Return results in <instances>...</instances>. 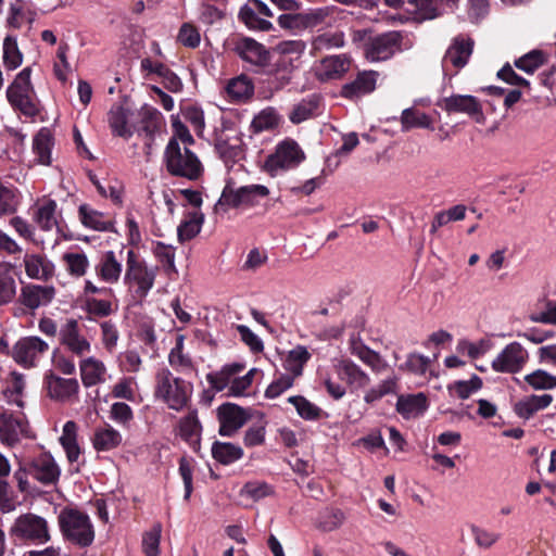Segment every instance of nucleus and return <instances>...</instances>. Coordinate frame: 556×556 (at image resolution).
Segmentation results:
<instances>
[{"label":"nucleus","instance_id":"nucleus-1","mask_svg":"<svg viewBox=\"0 0 556 556\" xmlns=\"http://www.w3.org/2000/svg\"><path fill=\"white\" fill-rule=\"evenodd\" d=\"M348 18L345 10L336 5H325L309 8L307 10L285 13L278 16V25L282 29L293 33H301L306 29H317L318 31L327 28L340 27Z\"/></svg>","mask_w":556,"mask_h":556},{"label":"nucleus","instance_id":"nucleus-2","mask_svg":"<svg viewBox=\"0 0 556 556\" xmlns=\"http://www.w3.org/2000/svg\"><path fill=\"white\" fill-rule=\"evenodd\" d=\"M159 273L156 265L149 264L132 249L127 250L123 283L134 303H141L153 289Z\"/></svg>","mask_w":556,"mask_h":556},{"label":"nucleus","instance_id":"nucleus-3","mask_svg":"<svg viewBox=\"0 0 556 556\" xmlns=\"http://www.w3.org/2000/svg\"><path fill=\"white\" fill-rule=\"evenodd\" d=\"M138 116L141 119V126H137L134 112L121 105L112 106L108 114V122L113 135L129 139L135 132H140L141 130L151 134L152 128L159 122L160 112L152 106L144 105L141 108Z\"/></svg>","mask_w":556,"mask_h":556},{"label":"nucleus","instance_id":"nucleus-4","mask_svg":"<svg viewBox=\"0 0 556 556\" xmlns=\"http://www.w3.org/2000/svg\"><path fill=\"white\" fill-rule=\"evenodd\" d=\"M192 393L193 384L190 381L175 377L167 368L157 371L154 395L168 408L176 412L184 409L190 402Z\"/></svg>","mask_w":556,"mask_h":556},{"label":"nucleus","instance_id":"nucleus-5","mask_svg":"<svg viewBox=\"0 0 556 556\" xmlns=\"http://www.w3.org/2000/svg\"><path fill=\"white\" fill-rule=\"evenodd\" d=\"M164 163L169 175L190 181L200 179L204 168L198 155L176 139H169L164 151Z\"/></svg>","mask_w":556,"mask_h":556},{"label":"nucleus","instance_id":"nucleus-6","mask_svg":"<svg viewBox=\"0 0 556 556\" xmlns=\"http://www.w3.org/2000/svg\"><path fill=\"white\" fill-rule=\"evenodd\" d=\"M60 532L64 541L85 548L94 541V528L90 517L76 508H64L58 516Z\"/></svg>","mask_w":556,"mask_h":556},{"label":"nucleus","instance_id":"nucleus-7","mask_svg":"<svg viewBox=\"0 0 556 556\" xmlns=\"http://www.w3.org/2000/svg\"><path fill=\"white\" fill-rule=\"evenodd\" d=\"M11 539L20 542L45 545L51 541V526L49 521L35 513L20 514L9 528Z\"/></svg>","mask_w":556,"mask_h":556},{"label":"nucleus","instance_id":"nucleus-8","mask_svg":"<svg viewBox=\"0 0 556 556\" xmlns=\"http://www.w3.org/2000/svg\"><path fill=\"white\" fill-rule=\"evenodd\" d=\"M30 74L29 67L23 68L7 90L11 106L26 117H35L39 113V102L30 83Z\"/></svg>","mask_w":556,"mask_h":556},{"label":"nucleus","instance_id":"nucleus-9","mask_svg":"<svg viewBox=\"0 0 556 556\" xmlns=\"http://www.w3.org/2000/svg\"><path fill=\"white\" fill-rule=\"evenodd\" d=\"M304 159V152L294 140H285L266 159L265 169L270 176L275 177L281 172L296 167Z\"/></svg>","mask_w":556,"mask_h":556},{"label":"nucleus","instance_id":"nucleus-10","mask_svg":"<svg viewBox=\"0 0 556 556\" xmlns=\"http://www.w3.org/2000/svg\"><path fill=\"white\" fill-rule=\"evenodd\" d=\"M233 52L256 73L265 71L270 65L271 54L261 42L251 37H240L233 41Z\"/></svg>","mask_w":556,"mask_h":556},{"label":"nucleus","instance_id":"nucleus-11","mask_svg":"<svg viewBox=\"0 0 556 556\" xmlns=\"http://www.w3.org/2000/svg\"><path fill=\"white\" fill-rule=\"evenodd\" d=\"M49 344L36 336L18 339L12 348V358L24 368L36 367L48 352Z\"/></svg>","mask_w":556,"mask_h":556},{"label":"nucleus","instance_id":"nucleus-12","mask_svg":"<svg viewBox=\"0 0 556 556\" xmlns=\"http://www.w3.org/2000/svg\"><path fill=\"white\" fill-rule=\"evenodd\" d=\"M29 437L28 421L22 412L0 414V442L7 446L16 445L23 438Z\"/></svg>","mask_w":556,"mask_h":556},{"label":"nucleus","instance_id":"nucleus-13","mask_svg":"<svg viewBox=\"0 0 556 556\" xmlns=\"http://www.w3.org/2000/svg\"><path fill=\"white\" fill-rule=\"evenodd\" d=\"M528 359V351L519 342H511L498 353L491 366L496 372L517 374L522 370Z\"/></svg>","mask_w":556,"mask_h":556},{"label":"nucleus","instance_id":"nucleus-14","mask_svg":"<svg viewBox=\"0 0 556 556\" xmlns=\"http://www.w3.org/2000/svg\"><path fill=\"white\" fill-rule=\"evenodd\" d=\"M268 194L269 189L264 185L253 184L239 188L226 186L222 193V200L231 207L254 206L260 199L266 198Z\"/></svg>","mask_w":556,"mask_h":556},{"label":"nucleus","instance_id":"nucleus-15","mask_svg":"<svg viewBox=\"0 0 556 556\" xmlns=\"http://www.w3.org/2000/svg\"><path fill=\"white\" fill-rule=\"evenodd\" d=\"M59 340L67 351L80 358L91 351L90 341L81 333L79 324L74 318L66 319L61 326Z\"/></svg>","mask_w":556,"mask_h":556},{"label":"nucleus","instance_id":"nucleus-16","mask_svg":"<svg viewBox=\"0 0 556 556\" xmlns=\"http://www.w3.org/2000/svg\"><path fill=\"white\" fill-rule=\"evenodd\" d=\"M30 476L43 485H51L59 481L61 468L49 452H41L28 462Z\"/></svg>","mask_w":556,"mask_h":556},{"label":"nucleus","instance_id":"nucleus-17","mask_svg":"<svg viewBox=\"0 0 556 556\" xmlns=\"http://www.w3.org/2000/svg\"><path fill=\"white\" fill-rule=\"evenodd\" d=\"M402 36L390 31L372 38L365 48L366 59L370 62L386 61L400 50Z\"/></svg>","mask_w":556,"mask_h":556},{"label":"nucleus","instance_id":"nucleus-18","mask_svg":"<svg viewBox=\"0 0 556 556\" xmlns=\"http://www.w3.org/2000/svg\"><path fill=\"white\" fill-rule=\"evenodd\" d=\"M43 384L48 396L58 402H73L79 392L76 378H62L52 371L45 375Z\"/></svg>","mask_w":556,"mask_h":556},{"label":"nucleus","instance_id":"nucleus-19","mask_svg":"<svg viewBox=\"0 0 556 556\" xmlns=\"http://www.w3.org/2000/svg\"><path fill=\"white\" fill-rule=\"evenodd\" d=\"M438 106L448 114L462 113L473 117L477 122L483 118L480 101L470 94H452L438 102Z\"/></svg>","mask_w":556,"mask_h":556},{"label":"nucleus","instance_id":"nucleus-20","mask_svg":"<svg viewBox=\"0 0 556 556\" xmlns=\"http://www.w3.org/2000/svg\"><path fill=\"white\" fill-rule=\"evenodd\" d=\"M55 296V288L48 285L27 283L21 288L18 303L30 312L49 305Z\"/></svg>","mask_w":556,"mask_h":556},{"label":"nucleus","instance_id":"nucleus-21","mask_svg":"<svg viewBox=\"0 0 556 556\" xmlns=\"http://www.w3.org/2000/svg\"><path fill=\"white\" fill-rule=\"evenodd\" d=\"M333 368L338 378L345 382L352 392L366 388L370 382L369 376L349 358L337 359Z\"/></svg>","mask_w":556,"mask_h":556},{"label":"nucleus","instance_id":"nucleus-22","mask_svg":"<svg viewBox=\"0 0 556 556\" xmlns=\"http://www.w3.org/2000/svg\"><path fill=\"white\" fill-rule=\"evenodd\" d=\"M472 49L473 40L471 38L464 36L455 37L442 61L444 71H447L450 65L456 70L464 67L468 63Z\"/></svg>","mask_w":556,"mask_h":556},{"label":"nucleus","instance_id":"nucleus-23","mask_svg":"<svg viewBox=\"0 0 556 556\" xmlns=\"http://www.w3.org/2000/svg\"><path fill=\"white\" fill-rule=\"evenodd\" d=\"M94 273L101 281L115 285L119 281L123 274L122 260L117 257L113 250L105 251L94 265Z\"/></svg>","mask_w":556,"mask_h":556},{"label":"nucleus","instance_id":"nucleus-24","mask_svg":"<svg viewBox=\"0 0 556 556\" xmlns=\"http://www.w3.org/2000/svg\"><path fill=\"white\" fill-rule=\"evenodd\" d=\"M219 434L232 437L247 421L244 410L235 404H224L218 408Z\"/></svg>","mask_w":556,"mask_h":556},{"label":"nucleus","instance_id":"nucleus-25","mask_svg":"<svg viewBox=\"0 0 556 556\" xmlns=\"http://www.w3.org/2000/svg\"><path fill=\"white\" fill-rule=\"evenodd\" d=\"M178 435L194 451L199 452L202 426L197 410L189 412L181 417L177 426Z\"/></svg>","mask_w":556,"mask_h":556},{"label":"nucleus","instance_id":"nucleus-26","mask_svg":"<svg viewBox=\"0 0 556 556\" xmlns=\"http://www.w3.org/2000/svg\"><path fill=\"white\" fill-rule=\"evenodd\" d=\"M377 73L364 71L358 73L354 80L345 84L341 89V96L346 99H358L372 92L376 88Z\"/></svg>","mask_w":556,"mask_h":556},{"label":"nucleus","instance_id":"nucleus-27","mask_svg":"<svg viewBox=\"0 0 556 556\" xmlns=\"http://www.w3.org/2000/svg\"><path fill=\"white\" fill-rule=\"evenodd\" d=\"M79 371L81 382L86 388H90L105 381L106 367L102 361L93 356H84L80 358Z\"/></svg>","mask_w":556,"mask_h":556},{"label":"nucleus","instance_id":"nucleus-28","mask_svg":"<svg viewBox=\"0 0 556 556\" xmlns=\"http://www.w3.org/2000/svg\"><path fill=\"white\" fill-rule=\"evenodd\" d=\"M554 396L548 393L531 394L515 404L514 410L520 418L530 419L534 414L551 406Z\"/></svg>","mask_w":556,"mask_h":556},{"label":"nucleus","instance_id":"nucleus-29","mask_svg":"<svg viewBox=\"0 0 556 556\" xmlns=\"http://www.w3.org/2000/svg\"><path fill=\"white\" fill-rule=\"evenodd\" d=\"M22 200V192L16 186L0 179V218L16 214Z\"/></svg>","mask_w":556,"mask_h":556},{"label":"nucleus","instance_id":"nucleus-30","mask_svg":"<svg viewBox=\"0 0 556 556\" xmlns=\"http://www.w3.org/2000/svg\"><path fill=\"white\" fill-rule=\"evenodd\" d=\"M24 267L28 278L48 280L54 273V265L46 256L40 254H25Z\"/></svg>","mask_w":556,"mask_h":556},{"label":"nucleus","instance_id":"nucleus-31","mask_svg":"<svg viewBox=\"0 0 556 556\" xmlns=\"http://www.w3.org/2000/svg\"><path fill=\"white\" fill-rule=\"evenodd\" d=\"M78 214L85 227L97 231H114L113 219L88 204H81L78 208Z\"/></svg>","mask_w":556,"mask_h":556},{"label":"nucleus","instance_id":"nucleus-32","mask_svg":"<svg viewBox=\"0 0 556 556\" xmlns=\"http://www.w3.org/2000/svg\"><path fill=\"white\" fill-rule=\"evenodd\" d=\"M428 408V401L424 393L401 395L397 397L396 410L405 419L417 418Z\"/></svg>","mask_w":556,"mask_h":556},{"label":"nucleus","instance_id":"nucleus-33","mask_svg":"<svg viewBox=\"0 0 556 556\" xmlns=\"http://www.w3.org/2000/svg\"><path fill=\"white\" fill-rule=\"evenodd\" d=\"M351 60L345 54L330 55L320 62L319 77L321 79H336L349 71Z\"/></svg>","mask_w":556,"mask_h":556},{"label":"nucleus","instance_id":"nucleus-34","mask_svg":"<svg viewBox=\"0 0 556 556\" xmlns=\"http://www.w3.org/2000/svg\"><path fill=\"white\" fill-rule=\"evenodd\" d=\"M267 74V85L270 92L279 91L287 87L292 79L291 68L287 65L286 61H278L273 67L270 65L261 71Z\"/></svg>","mask_w":556,"mask_h":556},{"label":"nucleus","instance_id":"nucleus-35","mask_svg":"<svg viewBox=\"0 0 556 556\" xmlns=\"http://www.w3.org/2000/svg\"><path fill=\"white\" fill-rule=\"evenodd\" d=\"M244 369L241 363H232L225 365L220 370L206 375V380L211 388L219 392L229 389L232 378Z\"/></svg>","mask_w":556,"mask_h":556},{"label":"nucleus","instance_id":"nucleus-36","mask_svg":"<svg viewBox=\"0 0 556 556\" xmlns=\"http://www.w3.org/2000/svg\"><path fill=\"white\" fill-rule=\"evenodd\" d=\"M60 443L65 451L67 460L73 464L76 463L81 454L80 447L77 442V425L73 420H68L63 426Z\"/></svg>","mask_w":556,"mask_h":556},{"label":"nucleus","instance_id":"nucleus-37","mask_svg":"<svg viewBox=\"0 0 556 556\" xmlns=\"http://www.w3.org/2000/svg\"><path fill=\"white\" fill-rule=\"evenodd\" d=\"M122 443V434L110 425L94 430L92 444L98 452H106L116 448Z\"/></svg>","mask_w":556,"mask_h":556},{"label":"nucleus","instance_id":"nucleus-38","mask_svg":"<svg viewBox=\"0 0 556 556\" xmlns=\"http://www.w3.org/2000/svg\"><path fill=\"white\" fill-rule=\"evenodd\" d=\"M309 358L311 353L303 345H298L288 352L283 362V367L288 371L287 374L295 379L302 375L303 367Z\"/></svg>","mask_w":556,"mask_h":556},{"label":"nucleus","instance_id":"nucleus-39","mask_svg":"<svg viewBox=\"0 0 556 556\" xmlns=\"http://www.w3.org/2000/svg\"><path fill=\"white\" fill-rule=\"evenodd\" d=\"M203 222L204 215L199 210L189 212L177 228L179 241L184 242L194 238L201 231Z\"/></svg>","mask_w":556,"mask_h":556},{"label":"nucleus","instance_id":"nucleus-40","mask_svg":"<svg viewBox=\"0 0 556 556\" xmlns=\"http://www.w3.org/2000/svg\"><path fill=\"white\" fill-rule=\"evenodd\" d=\"M212 456L216 462L229 465L243 456V450L233 443L215 441L212 445Z\"/></svg>","mask_w":556,"mask_h":556},{"label":"nucleus","instance_id":"nucleus-41","mask_svg":"<svg viewBox=\"0 0 556 556\" xmlns=\"http://www.w3.org/2000/svg\"><path fill=\"white\" fill-rule=\"evenodd\" d=\"M53 146V137L50 129L43 127L35 136L33 149L38 157L39 163L49 165L51 162V149Z\"/></svg>","mask_w":556,"mask_h":556},{"label":"nucleus","instance_id":"nucleus-42","mask_svg":"<svg viewBox=\"0 0 556 556\" xmlns=\"http://www.w3.org/2000/svg\"><path fill=\"white\" fill-rule=\"evenodd\" d=\"M401 124L403 131H408L413 128L432 129L430 116L413 108L405 109L402 112Z\"/></svg>","mask_w":556,"mask_h":556},{"label":"nucleus","instance_id":"nucleus-43","mask_svg":"<svg viewBox=\"0 0 556 556\" xmlns=\"http://www.w3.org/2000/svg\"><path fill=\"white\" fill-rule=\"evenodd\" d=\"M441 7L442 0H409L406 11L419 20H431L439 15Z\"/></svg>","mask_w":556,"mask_h":556},{"label":"nucleus","instance_id":"nucleus-44","mask_svg":"<svg viewBox=\"0 0 556 556\" xmlns=\"http://www.w3.org/2000/svg\"><path fill=\"white\" fill-rule=\"evenodd\" d=\"M226 90L232 100L243 101L252 97L254 86L248 76L240 75L228 83Z\"/></svg>","mask_w":556,"mask_h":556},{"label":"nucleus","instance_id":"nucleus-45","mask_svg":"<svg viewBox=\"0 0 556 556\" xmlns=\"http://www.w3.org/2000/svg\"><path fill=\"white\" fill-rule=\"evenodd\" d=\"M344 42L343 31H324L313 37L312 50L314 52H320L323 50L341 48L344 46Z\"/></svg>","mask_w":556,"mask_h":556},{"label":"nucleus","instance_id":"nucleus-46","mask_svg":"<svg viewBox=\"0 0 556 556\" xmlns=\"http://www.w3.org/2000/svg\"><path fill=\"white\" fill-rule=\"evenodd\" d=\"M526 383L535 391H548L556 389V376L544 369H535L525 376Z\"/></svg>","mask_w":556,"mask_h":556},{"label":"nucleus","instance_id":"nucleus-47","mask_svg":"<svg viewBox=\"0 0 556 556\" xmlns=\"http://www.w3.org/2000/svg\"><path fill=\"white\" fill-rule=\"evenodd\" d=\"M17 285L11 267L0 268V306L11 303L16 296Z\"/></svg>","mask_w":556,"mask_h":556},{"label":"nucleus","instance_id":"nucleus-48","mask_svg":"<svg viewBox=\"0 0 556 556\" xmlns=\"http://www.w3.org/2000/svg\"><path fill=\"white\" fill-rule=\"evenodd\" d=\"M55 211L56 203L54 200H47L38 206L34 219L40 229L49 231L56 226Z\"/></svg>","mask_w":556,"mask_h":556},{"label":"nucleus","instance_id":"nucleus-49","mask_svg":"<svg viewBox=\"0 0 556 556\" xmlns=\"http://www.w3.org/2000/svg\"><path fill=\"white\" fill-rule=\"evenodd\" d=\"M288 402L295 407L299 416L305 420H318L323 415V409L304 396H290Z\"/></svg>","mask_w":556,"mask_h":556},{"label":"nucleus","instance_id":"nucleus-50","mask_svg":"<svg viewBox=\"0 0 556 556\" xmlns=\"http://www.w3.org/2000/svg\"><path fill=\"white\" fill-rule=\"evenodd\" d=\"M239 18L250 29L266 31L273 28L271 22L254 12L248 4L240 9Z\"/></svg>","mask_w":556,"mask_h":556},{"label":"nucleus","instance_id":"nucleus-51","mask_svg":"<svg viewBox=\"0 0 556 556\" xmlns=\"http://www.w3.org/2000/svg\"><path fill=\"white\" fill-rule=\"evenodd\" d=\"M280 123V116L274 108L262 110L252 121V127L255 132L274 129Z\"/></svg>","mask_w":556,"mask_h":556},{"label":"nucleus","instance_id":"nucleus-52","mask_svg":"<svg viewBox=\"0 0 556 556\" xmlns=\"http://www.w3.org/2000/svg\"><path fill=\"white\" fill-rule=\"evenodd\" d=\"M318 106V100L315 97L302 100L293 106L289 114V118L293 124H300L311 118Z\"/></svg>","mask_w":556,"mask_h":556},{"label":"nucleus","instance_id":"nucleus-53","mask_svg":"<svg viewBox=\"0 0 556 556\" xmlns=\"http://www.w3.org/2000/svg\"><path fill=\"white\" fill-rule=\"evenodd\" d=\"M63 261L70 275L75 277H83L89 268V260L85 253H65Z\"/></svg>","mask_w":556,"mask_h":556},{"label":"nucleus","instance_id":"nucleus-54","mask_svg":"<svg viewBox=\"0 0 556 556\" xmlns=\"http://www.w3.org/2000/svg\"><path fill=\"white\" fill-rule=\"evenodd\" d=\"M23 56L18 50L17 41L14 37H5L3 41V62L9 70H15L22 64Z\"/></svg>","mask_w":556,"mask_h":556},{"label":"nucleus","instance_id":"nucleus-55","mask_svg":"<svg viewBox=\"0 0 556 556\" xmlns=\"http://www.w3.org/2000/svg\"><path fill=\"white\" fill-rule=\"evenodd\" d=\"M162 527L160 523L146 532L142 538V549L146 556H159Z\"/></svg>","mask_w":556,"mask_h":556},{"label":"nucleus","instance_id":"nucleus-56","mask_svg":"<svg viewBox=\"0 0 556 556\" xmlns=\"http://www.w3.org/2000/svg\"><path fill=\"white\" fill-rule=\"evenodd\" d=\"M544 62H545L544 53L540 50H533V51H530L529 53L525 54L523 56H521L519 60H517L515 62V65L519 70H521L528 74H532L541 65H543Z\"/></svg>","mask_w":556,"mask_h":556},{"label":"nucleus","instance_id":"nucleus-57","mask_svg":"<svg viewBox=\"0 0 556 556\" xmlns=\"http://www.w3.org/2000/svg\"><path fill=\"white\" fill-rule=\"evenodd\" d=\"M471 534L476 545L483 549L491 548L501 539V533L478 526H471Z\"/></svg>","mask_w":556,"mask_h":556},{"label":"nucleus","instance_id":"nucleus-58","mask_svg":"<svg viewBox=\"0 0 556 556\" xmlns=\"http://www.w3.org/2000/svg\"><path fill=\"white\" fill-rule=\"evenodd\" d=\"M294 383V378L288 374H281L275 378L265 391V396L276 399L285 391L289 390Z\"/></svg>","mask_w":556,"mask_h":556},{"label":"nucleus","instance_id":"nucleus-59","mask_svg":"<svg viewBox=\"0 0 556 556\" xmlns=\"http://www.w3.org/2000/svg\"><path fill=\"white\" fill-rule=\"evenodd\" d=\"M110 418L123 427H128L134 418V413L128 404L115 402L111 405Z\"/></svg>","mask_w":556,"mask_h":556},{"label":"nucleus","instance_id":"nucleus-60","mask_svg":"<svg viewBox=\"0 0 556 556\" xmlns=\"http://www.w3.org/2000/svg\"><path fill=\"white\" fill-rule=\"evenodd\" d=\"M100 329L104 349L113 352L119 338L116 325L112 320H105L100 324Z\"/></svg>","mask_w":556,"mask_h":556},{"label":"nucleus","instance_id":"nucleus-61","mask_svg":"<svg viewBox=\"0 0 556 556\" xmlns=\"http://www.w3.org/2000/svg\"><path fill=\"white\" fill-rule=\"evenodd\" d=\"M345 516L340 509H331L324 513L318 521V528L325 532L338 529L344 521Z\"/></svg>","mask_w":556,"mask_h":556},{"label":"nucleus","instance_id":"nucleus-62","mask_svg":"<svg viewBox=\"0 0 556 556\" xmlns=\"http://www.w3.org/2000/svg\"><path fill=\"white\" fill-rule=\"evenodd\" d=\"M482 388V380L478 376H472L469 380L456 381L452 390L460 399L469 397L473 392Z\"/></svg>","mask_w":556,"mask_h":556},{"label":"nucleus","instance_id":"nucleus-63","mask_svg":"<svg viewBox=\"0 0 556 556\" xmlns=\"http://www.w3.org/2000/svg\"><path fill=\"white\" fill-rule=\"evenodd\" d=\"M155 257L166 267L167 271H176L175 249L172 245L157 242L153 249Z\"/></svg>","mask_w":556,"mask_h":556},{"label":"nucleus","instance_id":"nucleus-64","mask_svg":"<svg viewBox=\"0 0 556 556\" xmlns=\"http://www.w3.org/2000/svg\"><path fill=\"white\" fill-rule=\"evenodd\" d=\"M352 354L372 369H378L381 364L379 354L363 344H353Z\"/></svg>","mask_w":556,"mask_h":556}]
</instances>
